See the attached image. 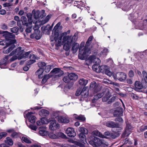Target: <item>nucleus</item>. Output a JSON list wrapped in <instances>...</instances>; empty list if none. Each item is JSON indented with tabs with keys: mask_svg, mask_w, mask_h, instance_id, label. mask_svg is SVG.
<instances>
[{
	"mask_svg": "<svg viewBox=\"0 0 147 147\" xmlns=\"http://www.w3.org/2000/svg\"><path fill=\"white\" fill-rule=\"evenodd\" d=\"M45 10H42L41 11L38 10L36 11L33 9L32 13L34 15L35 19L37 20L40 18L39 20L35 23L34 26L33 28L35 30H38L40 27L41 25H43L46 23V17H45Z\"/></svg>",
	"mask_w": 147,
	"mask_h": 147,
	"instance_id": "f257e3e1",
	"label": "nucleus"
},
{
	"mask_svg": "<svg viewBox=\"0 0 147 147\" xmlns=\"http://www.w3.org/2000/svg\"><path fill=\"white\" fill-rule=\"evenodd\" d=\"M38 66L40 68L35 72V74L38 76V78H42L41 83L43 84L46 82V74L44 72L43 67H45L46 63L44 62H39L38 63Z\"/></svg>",
	"mask_w": 147,
	"mask_h": 147,
	"instance_id": "f03ea898",
	"label": "nucleus"
},
{
	"mask_svg": "<svg viewBox=\"0 0 147 147\" xmlns=\"http://www.w3.org/2000/svg\"><path fill=\"white\" fill-rule=\"evenodd\" d=\"M91 42V41L88 40L86 43L85 47L83 49H82V47H80L78 55V57L81 60H84L88 55L90 50L88 48V47Z\"/></svg>",
	"mask_w": 147,
	"mask_h": 147,
	"instance_id": "7ed1b4c3",
	"label": "nucleus"
},
{
	"mask_svg": "<svg viewBox=\"0 0 147 147\" xmlns=\"http://www.w3.org/2000/svg\"><path fill=\"white\" fill-rule=\"evenodd\" d=\"M88 141L89 144L94 147H103L104 146L105 144L102 140L94 136H91Z\"/></svg>",
	"mask_w": 147,
	"mask_h": 147,
	"instance_id": "20e7f679",
	"label": "nucleus"
},
{
	"mask_svg": "<svg viewBox=\"0 0 147 147\" xmlns=\"http://www.w3.org/2000/svg\"><path fill=\"white\" fill-rule=\"evenodd\" d=\"M68 75L71 82L65 86V90L71 89L73 85L74 82L78 78V75L74 73H71Z\"/></svg>",
	"mask_w": 147,
	"mask_h": 147,
	"instance_id": "39448f33",
	"label": "nucleus"
},
{
	"mask_svg": "<svg viewBox=\"0 0 147 147\" xmlns=\"http://www.w3.org/2000/svg\"><path fill=\"white\" fill-rule=\"evenodd\" d=\"M47 122L48 123L50 122L49 128L51 130H55L58 129L60 127L58 123H57L56 121L54 119H47Z\"/></svg>",
	"mask_w": 147,
	"mask_h": 147,
	"instance_id": "423d86ee",
	"label": "nucleus"
},
{
	"mask_svg": "<svg viewBox=\"0 0 147 147\" xmlns=\"http://www.w3.org/2000/svg\"><path fill=\"white\" fill-rule=\"evenodd\" d=\"M126 74L122 72H118L113 75L115 80H118L120 82H124L126 79Z\"/></svg>",
	"mask_w": 147,
	"mask_h": 147,
	"instance_id": "0eeeda50",
	"label": "nucleus"
},
{
	"mask_svg": "<svg viewBox=\"0 0 147 147\" xmlns=\"http://www.w3.org/2000/svg\"><path fill=\"white\" fill-rule=\"evenodd\" d=\"M77 34H75L74 36H65L63 38V42H65L67 41L66 43L71 45L72 42H75L77 39Z\"/></svg>",
	"mask_w": 147,
	"mask_h": 147,
	"instance_id": "6e6552de",
	"label": "nucleus"
},
{
	"mask_svg": "<svg viewBox=\"0 0 147 147\" xmlns=\"http://www.w3.org/2000/svg\"><path fill=\"white\" fill-rule=\"evenodd\" d=\"M24 52V50L22 49V47H19L16 49L15 50L13 51L9 54L10 56H12L14 54H16L19 57V60L22 58V56Z\"/></svg>",
	"mask_w": 147,
	"mask_h": 147,
	"instance_id": "1a4fd4ad",
	"label": "nucleus"
},
{
	"mask_svg": "<svg viewBox=\"0 0 147 147\" xmlns=\"http://www.w3.org/2000/svg\"><path fill=\"white\" fill-rule=\"evenodd\" d=\"M90 89L93 91L94 93H96L101 90L100 86L95 82H92L90 83Z\"/></svg>",
	"mask_w": 147,
	"mask_h": 147,
	"instance_id": "9d476101",
	"label": "nucleus"
},
{
	"mask_svg": "<svg viewBox=\"0 0 147 147\" xmlns=\"http://www.w3.org/2000/svg\"><path fill=\"white\" fill-rule=\"evenodd\" d=\"M14 43H10L8 46L4 47L3 49V53L5 54L8 53L13 50L15 47Z\"/></svg>",
	"mask_w": 147,
	"mask_h": 147,
	"instance_id": "9b49d317",
	"label": "nucleus"
},
{
	"mask_svg": "<svg viewBox=\"0 0 147 147\" xmlns=\"http://www.w3.org/2000/svg\"><path fill=\"white\" fill-rule=\"evenodd\" d=\"M35 113L34 111L28 112L26 114L27 118L28 119L29 121L31 123H34L36 121V117L33 115Z\"/></svg>",
	"mask_w": 147,
	"mask_h": 147,
	"instance_id": "f8f14e48",
	"label": "nucleus"
},
{
	"mask_svg": "<svg viewBox=\"0 0 147 147\" xmlns=\"http://www.w3.org/2000/svg\"><path fill=\"white\" fill-rule=\"evenodd\" d=\"M61 25V23L59 22L55 26L54 29L52 31L53 33L54 34V39L57 42V37L58 36L59 31L58 29Z\"/></svg>",
	"mask_w": 147,
	"mask_h": 147,
	"instance_id": "ddd939ff",
	"label": "nucleus"
},
{
	"mask_svg": "<svg viewBox=\"0 0 147 147\" xmlns=\"http://www.w3.org/2000/svg\"><path fill=\"white\" fill-rule=\"evenodd\" d=\"M66 133L69 137H74L76 135V133L73 127L68 128L66 130Z\"/></svg>",
	"mask_w": 147,
	"mask_h": 147,
	"instance_id": "4468645a",
	"label": "nucleus"
},
{
	"mask_svg": "<svg viewBox=\"0 0 147 147\" xmlns=\"http://www.w3.org/2000/svg\"><path fill=\"white\" fill-rule=\"evenodd\" d=\"M102 90L104 96L102 98V100L103 102H105L110 98V92L109 90L107 88L103 89Z\"/></svg>",
	"mask_w": 147,
	"mask_h": 147,
	"instance_id": "2eb2a0df",
	"label": "nucleus"
},
{
	"mask_svg": "<svg viewBox=\"0 0 147 147\" xmlns=\"http://www.w3.org/2000/svg\"><path fill=\"white\" fill-rule=\"evenodd\" d=\"M5 32L7 33L6 34L4 35V36L5 38V39H6L7 40H10L11 41L15 40V43H16V40L15 39H13L15 37V35L7 31H5Z\"/></svg>",
	"mask_w": 147,
	"mask_h": 147,
	"instance_id": "dca6fc26",
	"label": "nucleus"
},
{
	"mask_svg": "<svg viewBox=\"0 0 147 147\" xmlns=\"http://www.w3.org/2000/svg\"><path fill=\"white\" fill-rule=\"evenodd\" d=\"M89 59L91 62L95 63L94 64H99L100 62V60L98 58L96 57L94 55L90 56L89 58Z\"/></svg>",
	"mask_w": 147,
	"mask_h": 147,
	"instance_id": "f3484780",
	"label": "nucleus"
},
{
	"mask_svg": "<svg viewBox=\"0 0 147 147\" xmlns=\"http://www.w3.org/2000/svg\"><path fill=\"white\" fill-rule=\"evenodd\" d=\"M114 127L112 129V131L113 132L115 133L117 135L119 136L121 134V132L123 129L119 127V125L118 123V125Z\"/></svg>",
	"mask_w": 147,
	"mask_h": 147,
	"instance_id": "a211bd4d",
	"label": "nucleus"
},
{
	"mask_svg": "<svg viewBox=\"0 0 147 147\" xmlns=\"http://www.w3.org/2000/svg\"><path fill=\"white\" fill-rule=\"evenodd\" d=\"M89 95L88 90L86 87L84 88L81 91V96L82 98H87Z\"/></svg>",
	"mask_w": 147,
	"mask_h": 147,
	"instance_id": "6ab92c4d",
	"label": "nucleus"
},
{
	"mask_svg": "<svg viewBox=\"0 0 147 147\" xmlns=\"http://www.w3.org/2000/svg\"><path fill=\"white\" fill-rule=\"evenodd\" d=\"M46 111H40L39 115L42 118L40 119V120L42 124H45V121L46 120L45 117L46 116Z\"/></svg>",
	"mask_w": 147,
	"mask_h": 147,
	"instance_id": "aec40b11",
	"label": "nucleus"
},
{
	"mask_svg": "<svg viewBox=\"0 0 147 147\" xmlns=\"http://www.w3.org/2000/svg\"><path fill=\"white\" fill-rule=\"evenodd\" d=\"M118 123H115L113 121H109L106 123V125L109 127L113 128L118 125Z\"/></svg>",
	"mask_w": 147,
	"mask_h": 147,
	"instance_id": "412c9836",
	"label": "nucleus"
},
{
	"mask_svg": "<svg viewBox=\"0 0 147 147\" xmlns=\"http://www.w3.org/2000/svg\"><path fill=\"white\" fill-rule=\"evenodd\" d=\"M135 90L137 91L140 92L141 89L143 87V86L141 82L139 81H136L135 83Z\"/></svg>",
	"mask_w": 147,
	"mask_h": 147,
	"instance_id": "4be33fe9",
	"label": "nucleus"
},
{
	"mask_svg": "<svg viewBox=\"0 0 147 147\" xmlns=\"http://www.w3.org/2000/svg\"><path fill=\"white\" fill-rule=\"evenodd\" d=\"M30 59V60L27 61L26 63V64L28 65H29L35 62V59L36 57L34 54L30 55V56L29 57Z\"/></svg>",
	"mask_w": 147,
	"mask_h": 147,
	"instance_id": "5701e85b",
	"label": "nucleus"
},
{
	"mask_svg": "<svg viewBox=\"0 0 147 147\" xmlns=\"http://www.w3.org/2000/svg\"><path fill=\"white\" fill-rule=\"evenodd\" d=\"M82 47L81 46L79 47V44L77 43H74L72 45V47L71 48V50L72 51L73 53H76L78 49L80 48V47Z\"/></svg>",
	"mask_w": 147,
	"mask_h": 147,
	"instance_id": "b1692460",
	"label": "nucleus"
},
{
	"mask_svg": "<svg viewBox=\"0 0 147 147\" xmlns=\"http://www.w3.org/2000/svg\"><path fill=\"white\" fill-rule=\"evenodd\" d=\"M79 137L80 138V141L81 142L84 144L85 143V142H87L86 141V135L83 134L81 133H79Z\"/></svg>",
	"mask_w": 147,
	"mask_h": 147,
	"instance_id": "393cba45",
	"label": "nucleus"
},
{
	"mask_svg": "<svg viewBox=\"0 0 147 147\" xmlns=\"http://www.w3.org/2000/svg\"><path fill=\"white\" fill-rule=\"evenodd\" d=\"M58 119V121L61 123H68L69 122L68 119L63 117H59Z\"/></svg>",
	"mask_w": 147,
	"mask_h": 147,
	"instance_id": "a878e982",
	"label": "nucleus"
},
{
	"mask_svg": "<svg viewBox=\"0 0 147 147\" xmlns=\"http://www.w3.org/2000/svg\"><path fill=\"white\" fill-rule=\"evenodd\" d=\"M10 43H15V40L11 41V40H7L5 39V40H3L0 41V45H2L8 46Z\"/></svg>",
	"mask_w": 147,
	"mask_h": 147,
	"instance_id": "bb28decb",
	"label": "nucleus"
},
{
	"mask_svg": "<svg viewBox=\"0 0 147 147\" xmlns=\"http://www.w3.org/2000/svg\"><path fill=\"white\" fill-rule=\"evenodd\" d=\"M78 130L80 132V133L82 134L85 135L87 134L88 133V130L84 127H80L78 128Z\"/></svg>",
	"mask_w": 147,
	"mask_h": 147,
	"instance_id": "cd10ccee",
	"label": "nucleus"
},
{
	"mask_svg": "<svg viewBox=\"0 0 147 147\" xmlns=\"http://www.w3.org/2000/svg\"><path fill=\"white\" fill-rule=\"evenodd\" d=\"M87 80H85L84 78L80 79L79 81V84L84 87H85L88 82Z\"/></svg>",
	"mask_w": 147,
	"mask_h": 147,
	"instance_id": "c85d7f7f",
	"label": "nucleus"
},
{
	"mask_svg": "<svg viewBox=\"0 0 147 147\" xmlns=\"http://www.w3.org/2000/svg\"><path fill=\"white\" fill-rule=\"evenodd\" d=\"M123 111H114L113 114L114 117H121L123 115Z\"/></svg>",
	"mask_w": 147,
	"mask_h": 147,
	"instance_id": "c756f323",
	"label": "nucleus"
},
{
	"mask_svg": "<svg viewBox=\"0 0 147 147\" xmlns=\"http://www.w3.org/2000/svg\"><path fill=\"white\" fill-rule=\"evenodd\" d=\"M59 35H58V36L57 37V42L55 40V42H56L55 45L57 47H59L61 46L62 39L63 37L61 35L59 37Z\"/></svg>",
	"mask_w": 147,
	"mask_h": 147,
	"instance_id": "7c9ffc66",
	"label": "nucleus"
},
{
	"mask_svg": "<svg viewBox=\"0 0 147 147\" xmlns=\"http://www.w3.org/2000/svg\"><path fill=\"white\" fill-rule=\"evenodd\" d=\"M133 129V127L131 125V124L128 121H127L126 122L125 129L130 132Z\"/></svg>",
	"mask_w": 147,
	"mask_h": 147,
	"instance_id": "2f4dec72",
	"label": "nucleus"
},
{
	"mask_svg": "<svg viewBox=\"0 0 147 147\" xmlns=\"http://www.w3.org/2000/svg\"><path fill=\"white\" fill-rule=\"evenodd\" d=\"M21 20L22 22L23 25L26 26H29L28 22H27V19L26 17L24 16H22L21 18Z\"/></svg>",
	"mask_w": 147,
	"mask_h": 147,
	"instance_id": "473e14b6",
	"label": "nucleus"
},
{
	"mask_svg": "<svg viewBox=\"0 0 147 147\" xmlns=\"http://www.w3.org/2000/svg\"><path fill=\"white\" fill-rule=\"evenodd\" d=\"M100 66L99 65V64L98 65L94 64L93 65L92 68L94 71L97 73H100Z\"/></svg>",
	"mask_w": 147,
	"mask_h": 147,
	"instance_id": "72a5a7b5",
	"label": "nucleus"
},
{
	"mask_svg": "<svg viewBox=\"0 0 147 147\" xmlns=\"http://www.w3.org/2000/svg\"><path fill=\"white\" fill-rule=\"evenodd\" d=\"M5 142L10 146L12 145L13 144L12 140L9 137H6V140L5 141Z\"/></svg>",
	"mask_w": 147,
	"mask_h": 147,
	"instance_id": "f704fd0d",
	"label": "nucleus"
},
{
	"mask_svg": "<svg viewBox=\"0 0 147 147\" xmlns=\"http://www.w3.org/2000/svg\"><path fill=\"white\" fill-rule=\"evenodd\" d=\"M27 16L28 18V24L30 25L32 24V14L30 13H28L27 14Z\"/></svg>",
	"mask_w": 147,
	"mask_h": 147,
	"instance_id": "c9c22d12",
	"label": "nucleus"
},
{
	"mask_svg": "<svg viewBox=\"0 0 147 147\" xmlns=\"http://www.w3.org/2000/svg\"><path fill=\"white\" fill-rule=\"evenodd\" d=\"M57 139L59 138H61L63 139H67V137L62 132H58L57 134Z\"/></svg>",
	"mask_w": 147,
	"mask_h": 147,
	"instance_id": "e433bc0d",
	"label": "nucleus"
},
{
	"mask_svg": "<svg viewBox=\"0 0 147 147\" xmlns=\"http://www.w3.org/2000/svg\"><path fill=\"white\" fill-rule=\"evenodd\" d=\"M39 132L40 135L42 136H45L46 134V128H41Z\"/></svg>",
	"mask_w": 147,
	"mask_h": 147,
	"instance_id": "4c0bfd02",
	"label": "nucleus"
},
{
	"mask_svg": "<svg viewBox=\"0 0 147 147\" xmlns=\"http://www.w3.org/2000/svg\"><path fill=\"white\" fill-rule=\"evenodd\" d=\"M70 79L68 75L67 76H64L63 79V80L64 82L68 83L67 84L71 82Z\"/></svg>",
	"mask_w": 147,
	"mask_h": 147,
	"instance_id": "58836bf2",
	"label": "nucleus"
},
{
	"mask_svg": "<svg viewBox=\"0 0 147 147\" xmlns=\"http://www.w3.org/2000/svg\"><path fill=\"white\" fill-rule=\"evenodd\" d=\"M63 74V71L61 70V69H60V70L58 71V72L56 74L55 76V78H58L59 77L61 76Z\"/></svg>",
	"mask_w": 147,
	"mask_h": 147,
	"instance_id": "ea45409f",
	"label": "nucleus"
},
{
	"mask_svg": "<svg viewBox=\"0 0 147 147\" xmlns=\"http://www.w3.org/2000/svg\"><path fill=\"white\" fill-rule=\"evenodd\" d=\"M130 134V132L128 131L125 130L123 133L122 134L121 137L122 138H124L128 136Z\"/></svg>",
	"mask_w": 147,
	"mask_h": 147,
	"instance_id": "a19ab883",
	"label": "nucleus"
},
{
	"mask_svg": "<svg viewBox=\"0 0 147 147\" xmlns=\"http://www.w3.org/2000/svg\"><path fill=\"white\" fill-rule=\"evenodd\" d=\"M60 68H54L51 72L50 74H53V75L55 76L57 73L60 70Z\"/></svg>",
	"mask_w": 147,
	"mask_h": 147,
	"instance_id": "79ce46f5",
	"label": "nucleus"
},
{
	"mask_svg": "<svg viewBox=\"0 0 147 147\" xmlns=\"http://www.w3.org/2000/svg\"><path fill=\"white\" fill-rule=\"evenodd\" d=\"M104 95V94L103 91L101 93H100L97 94L95 95L94 96L95 98L96 99H97L98 100V99L101 98Z\"/></svg>",
	"mask_w": 147,
	"mask_h": 147,
	"instance_id": "37998d69",
	"label": "nucleus"
},
{
	"mask_svg": "<svg viewBox=\"0 0 147 147\" xmlns=\"http://www.w3.org/2000/svg\"><path fill=\"white\" fill-rule=\"evenodd\" d=\"M104 95V94L103 91L101 93H100L97 94L95 95L94 96L95 98L96 99H97L98 100V99L101 98Z\"/></svg>",
	"mask_w": 147,
	"mask_h": 147,
	"instance_id": "c03bdc74",
	"label": "nucleus"
},
{
	"mask_svg": "<svg viewBox=\"0 0 147 147\" xmlns=\"http://www.w3.org/2000/svg\"><path fill=\"white\" fill-rule=\"evenodd\" d=\"M76 118L77 120H80L82 121H84L86 119V118L84 116L82 115H80L79 116H77L76 117Z\"/></svg>",
	"mask_w": 147,
	"mask_h": 147,
	"instance_id": "a18cd8bd",
	"label": "nucleus"
},
{
	"mask_svg": "<svg viewBox=\"0 0 147 147\" xmlns=\"http://www.w3.org/2000/svg\"><path fill=\"white\" fill-rule=\"evenodd\" d=\"M142 74L145 82L147 83V73L145 71H143Z\"/></svg>",
	"mask_w": 147,
	"mask_h": 147,
	"instance_id": "49530a36",
	"label": "nucleus"
},
{
	"mask_svg": "<svg viewBox=\"0 0 147 147\" xmlns=\"http://www.w3.org/2000/svg\"><path fill=\"white\" fill-rule=\"evenodd\" d=\"M119 136L117 135L114 132H111L109 137L113 139H115L118 137Z\"/></svg>",
	"mask_w": 147,
	"mask_h": 147,
	"instance_id": "de8ad7c7",
	"label": "nucleus"
},
{
	"mask_svg": "<svg viewBox=\"0 0 147 147\" xmlns=\"http://www.w3.org/2000/svg\"><path fill=\"white\" fill-rule=\"evenodd\" d=\"M71 45L66 43L63 46V49L66 51H68Z\"/></svg>",
	"mask_w": 147,
	"mask_h": 147,
	"instance_id": "09e8293b",
	"label": "nucleus"
},
{
	"mask_svg": "<svg viewBox=\"0 0 147 147\" xmlns=\"http://www.w3.org/2000/svg\"><path fill=\"white\" fill-rule=\"evenodd\" d=\"M107 66L105 65H102V66H100V72L103 73L105 71Z\"/></svg>",
	"mask_w": 147,
	"mask_h": 147,
	"instance_id": "8fccbe9b",
	"label": "nucleus"
},
{
	"mask_svg": "<svg viewBox=\"0 0 147 147\" xmlns=\"http://www.w3.org/2000/svg\"><path fill=\"white\" fill-rule=\"evenodd\" d=\"M128 75L129 78H133L134 76V71L132 70H130L128 72Z\"/></svg>",
	"mask_w": 147,
	"mask_h": 147,
	"instance_id": "3c124183",
	"label": "nucleus"
},
{
	"mask_svg": "<svg viewBox=\"0 0 147 147\" xmlns=\"http://www.w3.org/2000/svg\"><path fill=\"white\" fill-rule=\"evenodd\" d=\"M22 140L26 143H31L32 142L27 137H23L22 138Z\"/></svg>",
	"mask_w": 147,
	"mask_h": 147,
	"instance_id": "603ef678",
	"label": "nucleus"
},
{
	"mask_svg": "<svg viewBox=\"0 0 147 147\" xmlns=\"http://www.w3.org/2000/svg\"><path fill=\"white\" fill-rule=\"evenodd\" d=\"M48 136L49 138L52 139H57V135H55L53 133H50L49 134Z\"/></svg>",
	"mask_w": 147,
	"mask_h": 147,
	"instance_id": "864d4df0",
	"label": "nucleus"
},
{
	"mask_svg": "<svg viewBox=\"0 0 147 147\" xmlns=\"http://www.w3.org/2000/svg\"><path fill=\"white\" fill-rule=\"evenodd\" d=\"M10 31L13 33H17L18 32L19 28L17 27H15L13 28H11Z\"/></svg>",
	"mask_w": 147,
	"mask_h": 147,
	"instance_id": "5fc2aeb1",
	"label": "nucleus"
},
{
	"mask_svg": "<svg viewBox=\"0 0 147 147\" xmlns=\"http://www.w3.org/2000/svg\"><path fill=\"white\" fill-rule=\"evenodd\" d=\"M104 73L110 77H111L112 74L111 72L109 69H107V68L105 71Z\"/></svg>",
	"mask_w": 147,
	"mask_h": 147,
	"instance_id": "6e6d98bb",
	"label": "nucleus"
},
{
	"mask_svg": "<svg viewBox=\"0 0 147 147\" xmlns=\"http://www.w3.org/2000/svg\"><path fill=\"white\" fill-rule=\"evenodd\" d=\"M139 24H140V26L141 27L146 26L147 25V19L144 20L143 22L140 23ZM140 26V25H139V26Z\"/></svg>",
	"mask_w": 147,
	"mask_h": 147,
	"instance_id": "4d7b16f0",
	"label": "nucleus"
},
{
	"mask_svg": "<svg viewBox=\"0 0 147 147\" xmlns=\"http://www.w3.org/2000/svg\"><path fill=\"white\" fill-rule=\"evenodd\" d=\"M15 55H13L12 58H11L10 59V61H13L17 59H18L19 60V57H18L17 55H16V54H15Z\"/></svg>",
	"mask_w": 147,
	"mask_h": 147,
	"instance_id": "13d9d810",
	"label": "nucleus"
},
{
	"mask_svg": "<svg viewBox=\"0 0 147 147\" xmlns=\"http://www.w3.org/2000/svg\"><path fill=\"white\" fill-rule=\"evenodd\" d=\"M32 24L30 25H28L29 26H28L27 27H27L26 30V33H30L31 31V28H32Z\"/></svg>",
	"mask_w": 147,
	"mask_h": 147,
	"instance_id": "bf43d9fd",
	"label": "nucleus"
},
{
	"mask_svg": "<svg viewBox=\"0 0 147 147\" xmlns=\"http://www.w3.org/2000/svg\"><path fill=\"white\" fill-rule=\"evenodd\" d=\"M111 132L109 131H107L104 132V135L103 136V137L102 138H107L108 137L106 136H109V137Z\"/></svg>",
	"mask_w": 147,
	"mask_h": 147,
	"instance_id": "052dcab7",
	"label": "nucleus"
},
{
	"mask_svg": "<svg viewBox=\"0 0 147 147\" xmlns=\"http://www.w3.org/2000/svg\"><path fill=\"white\" fill-rule=\"evenodd\" d=\"M131 96L134 99L138 100L139 98V96H138L133 93H131Z\"/></svg>",
	"mask_w": 147,
	"mask_h": 147,
	"instance_id": "680f3d73",
	"label": "nucleus"
},
{
	"mask_svg": "<svg viewBox=\"0 0 147 147\" xmlns=\"http://www.w3.org/2000/svg\"><path fill=\"white\" fill-rule=\"evenodd\" d=\"M53 67L52 65H48L47 66V73L49 72L51 69Z\"/></svg>",
	"mask_w": 147,
	"mask_h": 147,
	"instance_id": "e2e57ef3",
	"label": "nucleus"
},
{
	"mask_svg": "<svg viewBox=\"0 0 147 147\" xmlns=\"http://www.w3.org/2000/svg\"><path fill=\"white\" fill-rule=\"evenodd\" d=\"M30 51H29L28 52H26L25 53H24V52L23 54V56H22V58H26L28 57V56L30 55V53H31Z\"/></svg>",
	"mask_w": 147,
	"mask_h": 147,
	"instance_id": "0e129e2a",
	"label": "nucleus"
},
{
	"mask_svg": "<svg viewBox=\"0 0 147 147\" xmlns=\"http://www.w3.org/2000/svg\"><path fill=\"white\" fill-rule=\"evenodd\" d=\"M7 133L5 132L0 133V140L3 137H6L7 136Z\"/></svg>",
	"mask_w": 147,
	"mask_h": 147,
	"instance_id": "69168bd1",
	"label": "nucleus"
},
{
	"mask_svg": "<svg viewBox=\"0 0 147 147\" xmlns=\"http://www.w3.org/2000/svg\"><path fill=\"white\" fill-rule=\"evenodd\" d=\"M127 83L129 84H132L133 83L132 78H127L126 80Z\"/></svg>",
	"mask_w": 147,
	"mask_h": 147,
	"instance_id": "338daca9",
	"label": "nucleus"
},
{
	"mask_svg": "<svg viewBox=\"0 0 147 147\" xmlns=\"http://www.w3.org/2000/svg\"><path fill=\"white\" fill-rule=\"evenodd\" d=\"M29 127L31 129L33 130L34 131H36L37 127L36 126L33 125H30L29 126Z\"/></svg>",
	"mask_w": 147,
	"mask_h": 147,
	"instance_id": "774afa93",
	"label": "nucleus"
}]
</instances>
